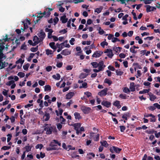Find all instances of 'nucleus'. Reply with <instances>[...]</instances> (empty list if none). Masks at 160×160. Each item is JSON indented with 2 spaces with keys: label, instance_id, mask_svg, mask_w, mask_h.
Listing matches in <instances>:
<instances>
[{
  "label": "nucleus",
  "instance_id": "nucleus-60",
  "mask_svg": "<svg viewBox=\"0 0 160 160\" xmlns=\"http://www.w3.org/2000/svg\"><path fill=\"white\" fill-rule=\"evenodd\" d=\"M62 64L63 63L62 62H58L56 66L58 68H60L62 66Z\"/></svg>",
  "mask_w": 160,
  "mask_h": 160
},
{
  "label": "nucleus",
  "instance_id": "nucleus-41",
  "mask_svg": "<svg viewBox=\"0 0 160 160\" xmlns=\"http://www.w3.org/2000/svg\"><path fill=\"white\" fill-rule=\"evenodd\" d=\"M116 72L117 75L121 76L123 74V72L121 71H119L118 70H116Z\"/></svg>",
  "mask_w": 160,
  "mask_h": 160
},
{
  "label": "nucleus",
  "instance_id": "nucleus-29",
  "mask_svg": "<svg viewBox=\"0 0 160 160\" xmlns=\"http://www.w3.org/2000/svg\"><path fill=\"white\" fill-rule=\"evenodd\" d=\"M100 143L102 146L107 148L108 146V144L106 141H103V142H101Z\"/></svg>",
  "mask_w": 160,
  "mask_h": 160
},
{
  "label": "nucleus",
  "instance_id": "nucleus-46",
  "mask_svg": "<svg viewBox=\"0 0 160 160\" xmlns=\"http://www.w3.org/2000/svg\"><path fill=\"white\" fill-rule=\"evenodd\" d=\"M102 8H97L95 10V12H97L98 13H100L102 11Z\"/></svg>",
  "mask_w": 160,
  "mask_h": 160
},
{
  "label": "nucleus",
  "instance_id": "nucleus-35",
  "mask_svg": "<svg viewBox=\"0 0 160 160\" xmlns=\"http://www.w3.org/2000/svg\"><path fill=\"white\" fill-rule=\"evenodd\" d=\"M28 42L29 43V44L31 45H32V46H34L37 45V43L36 42H34L33 43L32 41L31 40H29L28 41Z\"/></svg>",
  "mask_w": 160,
  "mask_h": 160
},
{
  "label": "nucleus",
  "instance_id": "nucleus-45",
  "mask_svg": "<svg viewBox=\"0 0 160 160\" xmlns=\"http://www.w3.org/2000/svg\"><path fill=\"white\" fill-rule=\"evenodd\" d=\"M11 148V147L10 146H5L2 147V148L1 149L3 150H8V149H10Z\"/></svg>",
  "mask_w": 160,
  "mask_h": 160
},
{
  "label": "nucleus",
  "instance_id": "nucleus-7",
  "mask_svg": "<svg viewBox=\"0 0 160 160\" xmlns=\"http://www.w3.org/2000/svg\"><path fill=\"white\" fill-rule=\"evenodd\" d=\"M38 35L41 41H42L43 39L46 36V34L42 30L40 31V32L39 33H38Z\"/></svg>",
  "mask_w": 160,
  "mask_h": 160
},
{
  "label": "nucleus",
  "instance_id": "nucleus-56",
  "mask_svg": "<svg viewBox=\"0 0 160 160\" xmlns=\"http://www.w3.org/2000/svg\"><path fill=\"white\" fill-rule=\"evenodd\" d=\"M38 83L40 85L43 86L45 84V82L42 80H40L38 81Z\"/></svg>",
  "mask_w": 160,
  "mask_h": 160
},
{
  "label": "nucleus",
  "instance_id": "nucleus-39",
  "mask_svg": "<svg viewBox=\"0 0 160 160\" xmlns=\"http://www.w3.org/2000/svg\"><path fill=\"white\" fill-rule=\"evenodd\" d=\"M18 75L19 76L20 78H22L24 77L25 74L23 72H19L18 74Z\"/></svg>",
  "mask_w": 160,
  "mask_h": 160
},
{
  "label": "nucleus",
  "instance_id": "nucleus-17",
  "mask_svg": "<svg viewBox=\"0 0 160 160\" xmlns=\"http://www.w3.org/2000/svg\"><path fill=\"white\" fill-rule=\"evenodd\" d=\"M75 116V118L76 120L78 119V120L81 119L82 118L81 116L79 113L78 112H75L74 114Z\"/></svg>",
  "mask_w": 160,
  "mask_h": 160
},
{
  "label": "nucleus",
  "instance_id": "nucleus-54",
  "mask_svg": "<svg viewBox=\"0 0 160 160\" xmlns=\"http://www.w3.org/2000/svg\"><path fill=\"white\" fill-rule=\"evenodd\" d=\"M60 120L61 121V123L62 124L63 123V122L66 121V120L62 117V116H60Z\"/></svg>",
  "mask_w": 160,
  "mask_h": 160
},
{
  "label": "nucleus",
  "instance_id": "nucleus-55",
  "mask_svg": "<svg viewBox=\"0 0 160 160\" xmlns=\"http://www.w3.org/2000/svg\"><path fill=\"white\" fill-rule=\"evenodd\" d=\"M120 41V40L117 38L113 37V38H112V42H115L117 41L119 42Z\"/></svg>",
  "mask_w": 160,
  "mask_h": 160
},
{
  "label": "nucleus",
  "instance_id": "nucleus-42",
  "mask_svg": "<svg viewBox=\"0 0 160 160\" xmlns=\"http://www.w3.org/2000/svg\"><path fill=\"white\" fill-rule=\"evenodd\" d=\"M123 91L124 92L126 93H129L130 92V90L127 87L124 88Z\"/></svg>",
  "mask_w": 160,
  "mask_h": 160
},
{
  "label": "nucleus",
  "instance_id": "nucleus-6",
  "mask_svg": "<svg viewBox=\"0 0 160 160\" xmlns=\"http://www.w3.org/2000/svg\"><path fill=\"white\" fill-rule=\"evenodd\" d=\"M57 144L59 146L61 145L60 142H59L57 140H53L50 143L49 146L51 147H53L57 146Z\"/></svg>",
  "mask_w": 160,
  "mask_h": 160
},
{
  "label": "nucleus",
  "instance_id": "nucleus-9",
  "mask_svg": "<svg viewBox=\"0 0 160 160\" xmlns=\"http://www.w3.org/2000/svg\"><path fill=\"white\" fill-rule=\"evenodd\" d=\"M106 65L104 64V62L103 61H101L98 63V69L100 71H103L106 67Z\"/></svg>",
  "mask_w": 160,
  "mask_h": 160
},
{
  "label": "nucleus",
  "instance_id": "nucleus-1",
  "mask_svg": "<svg viewBox=\"0 0 160 160\" xmlns=\"http://www.w3.org/2000/svg\"><path fill=\"white\" fill-rule=\"evenodd\" d=\"M53 8H46L45 11H44L43 12H41L38 14H39V16H38L37 18H42L43 16L45 17H49L51 14L50 12L52 11Z\"/></svg>",
  "mask_w": 160,
  "mask_h": 160
},
{
  "label": "nucleus",
  "instance_id": "nucleus-59",
  "mask_svg": "<svg viewBox=\"0 0 160 160\" xmlns=\"http://www.w3.org/2000/svg\"><path fill=\"white\" fill-rule=\"evenodd\" d=\"M5 43L4 42L0 43V49L3 50L5 48V46L3 45L5 44Z\"/></svg>",
  "mask_w": 160,
  "mask_h": 160
},
{
  "label": "nucleus",
  "instance_id": "nucleus-25",
  "mask_svg": "<svg viewBox=\"0 0 160 160\" xmlns=\"http://www.w3.org/2000/svg\"><path fill=\"white\" fill-rule=\"evenodd\" d=\"M58 148H57L55 147H48L46 148V150L47 151H52L53 150H58Z\"/></svg>",
  "mask_w": 160,
  "mask_h": 160
},
{
  "label": "nucleus",
  "instance_id": "nucleus-32",
  "mask_svg": "<svg viewBox=\"0 0 160 160\" xmlns=\"http://www.w3.org/2000/svg\"><path fill=\"white\" fill-rule=\"evenodd\" d=\"M104 82L105 83L108 84L109 86L110 85L112 82L111 80L107 78H105V79Z\"/></svg>",
  "mask_w": 160,
  "mask_h": 160
},
{
  "label": "nucleus",
  "instance_id": "nucleus-21",
  "mask_svg": "<svg viewBox=\"0 0 160 160\" xmlns=\"http://www.w3.org/2000/svg\"><path fill=\"white\" fill-rule=\"evenodd\" d=\"M52 77L54 79L57 80H59L61 78V76L59 74L57 73L56 75H54L52 76Z\"/></svg>",
  "mask_w": 160,
  "mask_h": 160
},
{
  "label": "nucleus",
  "instance_id": "nucleus-47",
  "mask_svg": "<svg viewBox=\"0 0 160 160\" xmlns=\"http://www.w3.org/2000/svg\"><path fill=\"white\" fill-rule=\"evenodd\" d=\"M46 53L47 55H49L50 54H53L52 51V50H49L48 49H46Z\"/></svg>",
  "mask_w": 160,
  "mask_h": 160
},
{
  "label": "nucleus",
  "instance_id": "nucleus-38",
  "mask_svg": "<svg viewBox=\"0 0 160 160\" xmlns=\"http://www.w3.org/2000/svg\"><path fill=\"white\" fill-rule=\"evenodd\" d=\"M144 117L148 118L149 117H151L152 118L155 117V116L152 114H146L145 113L144 114Z\"/></svg>",
  "mask_w": 160,
  "mask_h": 160
},
{
  "label": "nucleus",
  "instance_id": "nucleus-57",
  "mask_svg": "<svg viewBox=\"0 0 160 160\" xmlns=\"http://www.w3.org/2000/svg\"><path fill=\"white\" fill-rule=\"evenodd\" d=\"M67 28H66V29H63L60 30L59 31V32L60 33H62L63 34H64L66 33L67 32Z\"/></svg>",
  "mask_w": 160,
  "mask_h": 160
},
{
  "label": "nucleus",
  "instance_id": "nucleus-52",
  "mask_svg": "<svg viewBox=\"0 0 160 160\" xmlns=\"http://www.w3.org/2000/svg\"><path fill=\"white\" fill-rule=\"evenodd\" d=\"M4 90L5 91H3L2 92V94L6 97H8V90H6L5 89H4Z\"/></svg>",
  "mask_w": 160,
  "mask_h": 160
},
{
  "label": "nucleus",
  "instance_id": "nucleus-28",
  "mask_svg": "<svg viewBox=\"0 0 160 160\" xmlns=\"http://www.w3.org/2000/svg\"><path fill=\"white\" fill-rule=\"evenodd\" d=\"M119 97L122 99H125L127 98V95L125 94H120L119 96Z\"/></svg>",
  "mask_w": 160,
  "mask_h": 160
},
{
  "label": "nucleus",
  "instance_id": "nucleus-43",
  "mask_svg": "<svg viewBox=\"0 0 160 160\" xmlns=\"http://www.w3.org/2000/svg\"><path fill=\"white\" fill-rule=\"evenodd\" d=\"M82 85V86H80L79 87L80 88H87V83L86 82H84L83 83Z\"/></svg>",
  "mask_w": 160,
  "mask_h": 160
},
{
  "label": "nucleus",
  "instance_id": "nucleus-30",
  "mask_svg": "<svg viewBox=\"0 0 160 160\" xmlns=\"http://www.w3.org/2000/svg\"><path fill=\"white\" fill-rule=\"evenodd\" d=\"M24 61V60H22L21 58H19L18 60L16 62V64H18L20 63L22 65Z\"/></svg>",
  "mask_w": 160,
  "mask_h": 160
},
{
  "label": "nucleus",
  "instance_id": "nucleus-33",
  "mask_svg": "<svg viewBox=\"0 0 160 160\" xmlns=\"http://www.w3.org/2000/svg\"><path fill=\"white\" fill-rule=\"evenodd\" d=\"M45 31L46 32H48V33H49V34H52L53 32V31L52 29H49L48 28H45Z\"/></svg>",
  "mask_w": 160,
  "mask_h": 160
},
{
  "label": "nucleus",
  "instance_id": "nucleus-27",
  "mask_svg": "<svg viewBox=\"0 0 160 160\" xmlns=\"http://www.w3.org/2000/svg\"><path fill=\"white\" fill-rule=\"evenodd\" d=\"M55 42H52L50 43L49 45L51 48L54 50H55L56 48V46H55Z\"/></svg>",
  "mask_w": 160,
  "mask_h": 160
},
{
  "label": "nucleus",
  "instance_id": "nucleus-63",
  "mask_svg": "<svg viewBox=\"0 0 160 160\" xmlns=\"http://www.w3.org/2000/svg\"><path fill=\"white\" fill-rule=\"evenodd\" d=\"M120 131L121 132H123L125 130L126 128L124 126H120Z\"/></svg>",
  "mask_w": 160,
  "mask_h": 160
},
{
  "label": "nucleus",
  "instance_id": "nucleus-14",
  "mask_svg": "<svg viewBox=\"0 0 160 160\" xmlns=\"http://www.w3.org/2000/svg\"><path fill=\"white\" fill-rule=\"evenodd\" d=\"M65 15H63L61 16L60 18V20L62 21V23H66L68 21V18H66Z\"/></svg>",
  "mask_w": 160,
  "mask_h": 160
},
{
  "label": "nucleus",
  "instance_id": "nucleus-3",
  "mask_svg": "<svg viewBox=\"0 0 160 160\" xmlns=\"http://www.w3.org/2000/svg\"><path fill=\"white\" fill-rule=\"evenodd\" d=\"M22 24L23 25L24 27L22 28V27L21 29L22 30V32H26V30L28 28V24L30 25L31 24V22L30 20L27 18L24 21H22Z\"/></svg>",
  "mask_w": 160,
  "mask_h": 160
},
{
  "label": "nucleus",
  "instance_id": "nucleus-44",
  "mask_svg": "<svg viewBox=\"0 0 160 160\" xmlns=\"http://www.w3.org/2000/svg\"><path fill=\"white\" fill-rule=\"evenodd\" d=\"M43 145L41 144H38L35 146L36 149L39 148L40 150L43 147Z\"/></svg>",
  "mask_w": 160,
  "mask_h": 160
},
{
  "label": "nucleus",
  "instance_id": "nucleus-37",
  "mask_svg": "<svg viewBox=\"0 0 160 160\" xmlns=\"http://www.w3.org/2000/svg\"><path fill=\"white\" fill-rule=\"evenodd\" d=\"M38 49V46H37L36 47H32L31 48L30 50L33 52H36Z\"/></svg>",
  "mask_w": 160,
  "mask_h": 160
},
{
  "label": "nucleus",
  "instance_id": "nucleus-19",
  "mask_svg": "<svg viewBox=\"0 0 160 160\" xmlns=\"http://www.w3.org/2000/svg\"><path fill=\"white\" fill-rule=\"evenodd\" d=\"M45 117H46V118L44 119V121H48L49 120L50 117V114L49 113H47L46 112H45L43 118Z\"/></svg>",
  "mask_w": 160,
  "mask_h": 160
},
{
  "label": "nucleus",
  "instance_id": "nucleus-48",
  "mask_svg": "<svg viewBox=\"0 0 160 160\" xmlns=\"http://www.w3.org/2000/svg\"><path fill=\"white\" fill-rule=\"evenodd\" d=\"M133 66H136L138 69H141L142 68V67L141 66L139 65L138 63H135L133 64Z\"/></svg>",
  "mask_w": 160,
  "mask_h": 160
},
{
  "label": "nucleus",
  "instance_id": "nucleus-15",
  "mask_svg": "<svg viewBox=\"0 0 160 160\" xmlns=\"http://www.w3.org/2000/svg\"><path fill=\"white\" fill-rule=\"evenodd\" d=\"M113 105L116 107L118 109L120 108L121 106L120 105V102L118 100H116L113 103Z\"/></svg>",
  "mask_w": 160,
  "mask_h": 160
},
{
  "label": "nucleus",
  "instance_id": "nucleus-16",
  "mask_svg": "<svg viewBox=\"0 0 160 160\" xmlns=\"http://www.w3.org/2000/svg\"><path fill=\"white\" fill-rule=\"evenodd\" d=\"M73 95V92H69L66 95V98L67 99H70L72 97Z\"/></svg>",
  "mask_w": 160,
  "mask_h": 160
},
{
  "label": "nucleus",
  "instance_id": "nucleus-40",
  "mask_svg": "<svg viewBox=\"0 0 160 160\" xmlns=\"http://www.w3.org/2000/svg\"><path fill=\"white\" fill-rule=\"evenodd\" d=\"M157 97L154 94L151 95L150 97V100L151 101H154V100L156 99Z\"/></svg>",
  "mask_w": 160,
  "mask_h": 160
},
{
  "label": "nucleus",
  "instance_id": "nucleus-62",
  "mask_svg": "<svg viewBox=\"0 0 160 160\" xmlns=\"http://www.w3.org/2000/svg\"><path fill=\"white\" fill-rule=\"evenodd\" d=\"M46 69L47 71L50 72L52 70V67L50 66H48L46 67Z\"/></svg>",
  "mask_w": 160,
  "mask_h": 160
},
{
  "label": "nucleus",
  "instance_id": "nucleus-49",
  "mask_svg": "<svg viewBox=\"0 0 160 160\" xmlns=\"http://www.w3.org/2000/svg\"><path fill=\"white\" fill-rule=\"evenodd\" d=\"M153 0H143L144 1V3L146 4H149L151 3V1H153ZM142 1V0H140Z\"/></svg>",
  "mask_w": 160,
  "mask_h": 160
},
{
  "label": "nucleus",
  "instance_id": "nucleus-36",
  "mask_svg": "<svg viewBox=\"0 0 160 160\" xmlns=\"http://www.w3.org/2000/svg\"><path fill=\"white\" fill-rule=\"evenodd\" d=\"M30 66L29 63H28L23 66V68L24 70L27 71L28 70L29 67Z\"/></svg>",
  "mask_w": 160,
  "mask_h": 160
},
{
  "label": "nucleus",
  "instance_id": "nucleus-2",
  "mask_svg": "<svg viewBox=\"0 0 160 160\" xmlns=\"http://www.w3.org/2000/svg\"><path fill=\"white\" fill-rule=\"evenodd\" d=\"M42 128H44L43 131H46V134H50L52 133L53 129V128L52 126H49L48 124H45L42 126Z\"/></svg>",
  "mask_w": 160,
  "mask_h": 160
},
{
  "label": "nucleus",
  "instance_id": "nucleus-51",
  "mask_svg": "<svg viewBox=\"0 0 160 160\" xmlns=\"http://www.w3.org/2000/svg\"><path fill=\"white\" fill-rule=\"evenodd\" d=\"M146 132L149 134H152L154 133V130L153 129H151L150 130H147Z\"/></svg>",
  "mask_w": 160,
  "mask_h": 160
},
{
  "label": "nucleus",
  "instance_id": "nucleus-31",
  "mask_svg": "<svg viewBox=\"0 0 160 160\" xmlns=\"http://www.w3.org/2000/svg\"><path fill=\"white\" fill-rule=\"evenodd\" d=\"M129 115V113L128 112H127L125 114H124L122 117V118L125 120H127L128 119L127 117H128Z\"/></svg>",
  "mask_w": 160,
  "mask_h": 160
},
{
  "label": "nucleus",
  "instance_id": "nucleus-50",
  "mask_svg": "<svg viewBox=\"0 0 160 160\" xmlns=\"http://www.w3.org/2000/svg\"><path fill=\"white\" fill-rule=\"evenodd\" d=\"M14 83V80H11V81H9L8 82H7L6 83V85H7V86H10L11 84L13 83Z\"/></svg>",
  "mask_w": 160,
  "mask_h": 160
},
{
  "label": "nucleus",
  "instance_id": "nucleus-12",
  "mask_svg": "<svg viewBox=\"0 0 160 160\" xmlns=\"http://www.w3.org/2000/svg\"><path fill=\"white\" fill-rule=\"evenodd\" d=\"M102 52L100 51H96L92 55V57L95 58L99 57L102 55Z\"/></svg>",
  "mask_w": 160,
  "mask_h": 160
},
{
  "label": "nucleus",
  "instance_id": "nucleus-61",
  "mask_svg": "<svg viewBox=\"0 0 160 160\" xmlns=\"http://www.w3.org/2000/svg\"><path fill=\"white\" fill-rule=\"evenodd\" d=\"M21 120L20 122V123L21 125H24V122L25 120L24 119L22 118V117L20 118Z\"/></svg>",
  "mask_w": 160,
  "mask_h": 160
},
{
  "label": "nucleus",
  "instance_id": "nucleus-5",
  "mask_svg": "<svg viewBox=\"0 0 160 160\" xmlns=\"http://www.w3.org/2000/svg\"><path fill=\"white\" fill-rule=\"evenodd\" d=\"M81 109L85 114H88L91 110V108L85 106H82L81 107Z\"/></svg>",
  "mask_w": 160,
  "mask_h": 160
},
{
  "label": "nucleus",
  "instance_id": "nucleus-58",
  "mask_svg": "<svg viewBox=\"0 0 160 160\" xmlns=\"http://www.w3.org/2000/svg\"><path fill=\"white\" fill-rule=\"evenodd\" d=\"M8 35H6L5 38L3 39L2 40H1V41H2V40H3V41H4L5 42H6V41H9L10 40V38H8Z\"/></svg>",
  "mask_w": 160,
  "mask_h": 160
},
{
  "label": "nucleus",
  "instance_id": "nucleus-23",
  "mask_svg": "<svg viewBox=\"0 0 160 160\" xmlns=\"http://www.w3.org/2000/svg\"><path fill=\"white\" fill-rule=\"evenodd\" d=\"M32 147L30 146L27 145L24 147V148L25 149L26 152H28L31 151Z\"/></svg>",
  "mask_w": 160,
  "mask_h": 160
},
{
  "label": "nucleus",
  "instance_id": "nucleus-11",
  "mask_svg": "<svg viewBox=\"0 0 160 160\" xmlns=\"http://www.w3.org/2000/svg\"><path fill=\"white\" fill-rule=\"evenodd\" d=\"M101 104L107 108H109L110 107L111 104L110 102L107 101H103L101 102Z\"/></svg>",
  "mask_w": 160,
  "mask_h": 160
},
{
  "label": "nucleus",
  "instance_id": "nucleus-26",
  "mask_svg": "<svg viewBox=\"0 0 160 160\" xmlns=\"http://www.w3.org/2000/svg\"><path fill=\"white\" fill-rule=\"evenodd\" d=\"M5 67V62H3L1 60H0V69L4 68Z\"/></svg>",
  "mask_w": 160,
  "mask_h": 160
},
{
  "label": "nucleus",
  "instance_id": "nucleus-53",
  "mask_svg": "<svg viewBox=\"0 0 160 160\" xmlns=\"http://www.w3.org/2000/svg\"><path fill=\"white\" fill-rule=\"evenodd\" d=\"M53 22H54V25H55L59 21V18L57 17H56L55 18L53 19Z\"/></svg>",
  "mask_w": 160,
  "mask_h": 160
},
{
  "label": "nucleus",
  "instance_id": "nucleus-10",
  "mask_svg": "<svg viewBox=\"0 0 160 160\" xmlns=\"http://www.w3.org/2000/svg\"><path fill=\"white\" fill-rule=\"evenodd\" d=\"M145 7L146 8V12H147L153 11L156 9V8L154 7H151L149 5H146Z\"/></svg>",
  "mask_w": 160,
  "mask_h": 160
},
{
  "label": "nucleus",
  "instance_id": "nucleus-64",
  "mask_svg": "<svg viewBox=\"0 0 160 160\" xmlns=\"http://www.w3.org/2000/svg\"><path fill=\"white\" fill-rule=\"evenodd\" d=\"M27 45L25 44V43L24 42V44H22L21 46V48L22 49H23V50H26L27 49Z\"/></svg>",
  "mask_w": 160,
  "mask_h": 160
},
{
  "label": "nucleus",
  "instance_id": "nucleus-24",
  "mask_svg": "<svg viewBox=\"0 0 160 160\" xmlns=\"http://www.w3.org/2000/svg\"><path fill=\"white\" fill-rule=\"evenodd\" d=\"M51 88L49 85H46L44 87V91H51Z\"/></svg>",
  "mask_w": 160,
  "mask_h": 160
},
{
  "label": "nucleus",
  "instance_id": "nucleus-22",
  "mask_svg": "<svg viewBox=\"0 0 160 160\" xmlns=\"http://www.w3.org/2000/svg\"><path fill=\"white\" fill-rule=\"evenodd\" d=\"M93 68H97L98 66V63L97 62H92L91 63Z\"/></svg>",
  "mask_w": 160,
  "mask_h": 160
},
{
  "label": "nucleus",
  "instance_id": "nucleus-8",
  "mask_svg": "<svg viewBox=\"0 0 160 160\" xmlns=\"http://www.w3.org/2000/svg\"><path fill=\"white\" fill-rule=\"evenodd\" d=\"M108 91V88H105L103 89L100 92H98V95L100 97L104 96L107 95Z\"/></svg>",
  "mask_w": 160,
  "mask_h": 160
},
{
  "label": "nucleus",
  "instance_id": "nucleus-18",
  "mask_svg": "<svg viewBox=\"0 0 160 160\" xmlns=\"http://www.w3.org/2000/svg\"><path fill=\"white\" fill-rule=\"evenodd\" d=\"M33 40L34 41V42H36V43H37V45L38 44L39 42H42L40 40V39L37 36H34Z\"/></svg>",
  "mask_w": 160,
  "mask_h": 160
},
{
  "label": "nucleus",
  "instance_id": "nucleus-34",
  "mask_svg": "<svg viewBox=\"0 0 160 160\" xmlns=\"http://www.w3.org/2000/svg\"><path fill=\"white\" fill-rule=\"evenodd\" d=\"M104 40H105V41L102 42H101L100 43V45L103 48H104V46L105 45L108 46V43L105 41L106 40L105 39Z\"/></svg>",
  "mask_w": 160,
  "mask_h": 160
},
{
  "label": "nucleus",
  "instance_id": "nucleus-13",
  "mask_svg": "<svg viewBox=\"0 0 160 160\" xmlns=\"http://www.w3.org/2000/svg\"><path fill=\"white\" fill-rule=\"evenodd\" d=\"M61 54L65 56H67L71 54V51H69L68 49H66L63 50L61 52Z\"/></svg>",
  "mask_w": 160,
  "mask_h": 160
},
{
  "label": "nucleus",
  "instance_id": "nucleus-20",
  "mask_svg": "<svg viewBox=\"0 0 160 160\" xmlns=\"http://www.w3.org/2000/svg\"><path fill=\"white\" fill-rule=\"evenodd\" d=\"M72 126L74 127V129L75 130H77L80 127L81 124L80 123H75L73 124Z\"/></svg>",
  "mask_w": 160,
  "mask_h": 160
},
{
  "label": "nucleus",
  "instance_id": "nucleus-4",
  "mask_svg": "<svg viewBox=\"0 0 160 160\" xmlns=\"http://www.w3.org/2000/svg\"><path fill=\"white\" fill-rule=\"evenodd\" d=\"M109 150L110 152L112 153H114V152H115L116 153L119 154L122 149L116 146H113L110 148Z\"/></svg>",
  "mask_w": 160,
  "mask_h": 160
}]
</instances>
